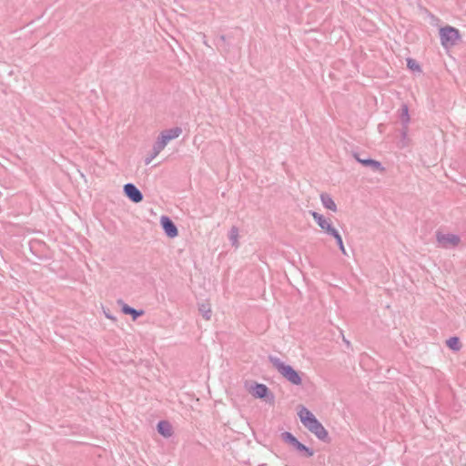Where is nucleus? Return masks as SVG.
<instances>
[{
	"label": "nucleus",
	"mask_w": 466,
	"mask_h": 466,
	"mask_svg": "<svg viewBox=\"0 0 466 466\" xmlns=\"http://www.w3.org/2000/svg\"><path fill=\"white\" fill-rule=\"evenodd\" d=\"M160 224L167 237L173 238L177 236V228L174 222L168 217L162 216L160 218Z\"/></svg>",
	"instance_id": "0eeeda50"
},
{
	"label": "nucleus",
	"mask_w": 466,
	"mask_h": 466,
	"mask_svg": "<svg viewBox=\"0 0 466 466\" xmlns=\"http://www.w3.org/2000/svg\"><path fill=\"white\" fill-rule=\"evenodd\" d=\"M436 239L439 246L441 247L442 248L457 247L461 242L460 237L458 235L451 233L444 234L441 232H437Z\"/></svg>",
	"instance_id": "20e7f679"
},
{
	"label": "nucleus",
	"mask_w": 466,
	"mask_h": 466,
	"mask_svg": "<svg viewBox=\"0 0 466 466\" xmlns=\"http://www.w3.org/2000/svg\"><path fill=\"white\" fill-rule=\"evenodd\" d=\"M343 341H344V342H347V344H350V341H347V339H343Z\"/></svg>",
	"instance_id": "a878e982"
},
{
	"label": "nucleus",
	"mask_w": 466,
	"mask_h": 466,
	"mask_svg": "<svg viewBox=\"0 0 466 466\" xmlns=\"http://www.w3.org/2000/svg\"><path fill=\"white\" fill-rule=\"evenodd\" d=\"M343 341H344V342H347V344H350V341H347V339H343Z\"/></svg>",
	"instance_id": "bb28decb"
},
{
	"label": "nucleus",
	"mask_w": 466,
	"mask_h": 466,
	"mask_svg": "<svg viewBox=\"0 0 466 466\" xmlns=\"http://www.w3.org/2000/svg\"><path fill=\"white\" fill-rule=\"evenodd\" d=\"M124 192L126 196L135 203H139L143 200V194L134 184H126L124 186Z\"/></svg>",
	"instance_id": "423d86ee"
},
{
	"label": "nucleus",
	"mask_w": 466,
	"mask_h": 466,
	"mask_svg": "<svg viewBox=\"0 0 466 466\" xmlns=\"http://www.w3.org/2000/svg\"><path fill=\"white\" fill-rule=\"evenodd\" d=\"M408 131L409 126H403L400 129V138L399 140V147L400 148L408 147L411 144V139L409 137Z\"/></svg>",
	"instance_id": "9b49d317"
},
{
	"label": "nucleus",
	"mask_w": 466,
	"mask_h": 466,
	"mask_svg": "<svg viewBox=\"0 0 466 466\" xmlns=\"http://www.w3.org/2000/svg\"><path fill=\"white\" fill-rule=\"evenodd\" d=\"M268 360L272 366L286 380L296 386H299L302 383V379L299 373L297 370H295L290 365L284 363L278 357L269 356Z\"/></svg>",
	"instance_id": "f03ea898"
},
{
	"label": "nucleus",
	"mask_w": 466,
	"mask_h": 466,
	"mask_svg": "<svg viewBox=\"0 0 466 466\" xmlns=\"http://www.w3.org/2000/svg\"><path fill=\"white\" fill-rule=\"evenodd\" d=\"M294 449L297 450L299 452H303L304 456H306L308 458L312 457L314 455V451L312 449L307 447L306 445H304L300 441L297 442V444L295 445Z\"/></svg>",
	"instance_id": "2eb2a0df"
},
{
	"label": "nucleus",
	"mask_w": 466,
	"mask_h": 466,
	"mask_svg": "<svg viewBox=\"0 0 466 466\" xmlns=\"http://www.w3.org/2000/svg\"><path fill=\"white\" fill-rule=\"evenodd\" d=\"M356 159L358 162L361 163L365 167H370L372 170H379L380 172H383L385 168L381 166V163L374 160V159H362L356 156Z\"/></svg>",
	"instance_id": "1a4fd4ad"
},
{
	"label": "nucleus",
	"mask_w": 466,
	"mask_h": 466,
	"mask_svg": "<svg viewBox=\"0 0 466 466\" xmlns=\"http://www.w3.org/2000/svg\"><path fill=\"white\" fill-rule=\"evenodd\" d=\"M399 117L401 121L402 127L409 126L410 123V115H409V107L406 104H402L400 109Z\"/></svg>",
	"instance_id": "ddd939ff"
},
{
	"label": "nucleus",
	"mask_w": 466,
	"mask_h": 466,
	"mask_svg": "<svg viewBox=\"0 0 466 466\" xmlns=\"http://www.w3.org/2000/svg\"><path fill=\"white\" fill-rule=\"evenodd\" d=\"M311 216L313 217L314 220L317 222V224L319 226V228L328 235L333 236L338 230L332 226L331 221L328 218H326L323 215L316 212L311 211Z\"/></svg>",
	"instance_id": "39448f33"
},
{
	"label": "nucleus",
	"mask_w": 466,
	"mask_h": 466,
	"mask_svg": "<svg viewBox=\"0 0 466 466\" xmlns=\"http://www.w3.org/2000/svg\"><path fill=\"white\" fill-rule=\"evenodd\" d=\"M447 346L453 350H460L461 348V345L460 343V340L457 337H451L446 341Z\"/></svg>",
	"instance_id": "aec40b11"
},
{
	"label": "nucleus",
	"mask_w": 466,
	"mask_h": 466,
	"mask_svg": "<svg viewBox=\"0 0 466 466\" xmlns=\"http://www.w3.org/2000/svg\"><path fill=\"white\" fill-rule=\"evenodd\" d=\"M157 431L165 438L171 437L173 434L172 426L167 420H160L157 423Z\"/></svg>",
	"instance_id": "9d476101"
},
{
	"label": "nucleus",
	"mask_w": 466,
	"mask_h": 466,
	"mask_svg": "<svg viewBox=\"0 0 466 466\" xmlns=\"http://www.w3.org/2000/svg\"><path fill=\"white\" fill-rule=\"evenodd\" d=\"M268 391V389L264 384H257L252 391V394L256 398H264Z\"/></svg>",
	"instance_id": "4468645a"
},
{
	"label": "nucleus",
	"mask_w": 466,
	"mask_h": 466,
	"mask_svg": "<svg viewBox=\"0 0 466 466\" xmlns=\"http://www.w3.org/2000/svg\"><path fill=\"white\" fill-rule=\"evenodd\" d=\"M182 134V128L176 127L170 129L163 130L158 137L167 145L171 140L177 138Z\"/></svg>",
	"instance_id": "6e6552de"
},
{
	"label": "nucleus",
	"mask_w": 466,
	"mask_h": 466,
	"mask_svg": "<svg viewBox=\"0 0 466 466\" xmlns=\"http://www.w3.org/2000/svg\"><path fill=\"white\" fill-rule=\"evenodd\" d=\"M150 156H151V158H155L157 157V156H154V151L153 150H152Z\"/></svg>",
	"instance_id": "393cba45"
},
{
	"label": "nucleus",
	"mask_w": 466,
	"mask_h": 466,
	"mask_svg": "<svg viewBox=\"0 0 466 466\" xmlns=\"http://www.w3.org/2000/svg\"><path fill=\"white\" fill-rule=\"evenodd\" d=\"M154 158H151V156L147 157L145 160V163L148 165Z\"/></svg>",
	"instance_id": "b1692460"
},
{
	"label": "nucleus",
	"mask_w": 466,
	"mask_h": 466,
	"mask_svg": "<svg viewBox=\"0 0 466 466\" xmlns=\"http://www.w3.org/2000/svg\"><path fill=\"white\" fill-rule=\"evenodd\" d=\"M199 312L202 314L203 318L207 320H209L211 318V308L208 304H201L198 307Z\"/></svg>",
	"instance_id": "6ab92c4d"
},
{
	"label": "nucleus",
	"mask_w": 466,
	"mask_h": 466,
	"mask_svg": "<svg viewBox=\"0 0 466 466\" xmlns=\"http://www.w3.org/2000/svg\"><path fill=\"white\" fill-rule=\"evenodd\" d=\"M332 237L336 239V242H337V244H338V246H339V248L340 251H341L344 255H346V254H347V252H346V249H345V248H344L343 240H342V238H341V236H340L339 232V231H337V232H336Z\"/></svg>",
	"instance_id": "4be33fe9"
},
{
	"label": "nucleus",
	"mask_w": 466,
	"mask_h": 466,
	"mask_svg": "<svg viewBox=\"0 0 466 466\" xmlns=\"http://www.w3.org/2000/svg\"><path fill=\"white\" fill-rule=\"evenodd\" d=\"M343 341H344V342H347V344H350V341H347V339H343Z\"/></svg>",
	"instance_id": "cd10ccee"
},
{
	"label": "nucleus",
	"mask_w": 466,
	"mask_h": 466,
	"mask_svg": "<svg viewBox=\"0 0 466 466\" xmlns=\"http://www.w3.org/2000/svg\"><path fill=\"white\" fill-rule=\"evenodd\" d=\"M301 423L319 440L328 442L329 433L323 425L317 420L314 414L307 408L302 407L298 413Z\"/></svg>",
	"instance_id": "f257e3e1"
},
{
	"label": "nucleus",
	"mask_w": 466,
	"mask_h": 466,
	"mask_svg": "<svg viewBox=\"0 0 466 466\" xmlns=\"http://www.w3.org/2000/svg\"><path fill=\"white\" fill-rule=\"evenodd\" d=\"M228 239L231 242L232 246L235 248L238 247V228L237 227H232L228 232Z\"/></svg>",
	"instance_id": "dca6fc26"
},
{
	"label": "nucleus",
	"mask_w": 466,
	"mask_h": 466,
	"mask_svg": "<svg viewBox=\"0 0 466 466\" xmlns=\"http://www.w3.org/2000/svg\"><path fill=\"white\" fill-rule=\"evenodd\" d=\"M441 44L444 48H450L457 44L461 38L458 29L446 25L440 29Z\"/></svg>",
	"instance_id": "7ed1b4c3"
},
{
	"label": "nucleus",
	"mask_w": 466,
	"mask_h": 466,
	"mask_svg": "<svg viewBox=\"0 0 466 466\" xmlns=\"http://www.w3.org/2000/svg\"><path fill=\"white\" fill-rule=\"evenodd\" d=\"M167 145L157 137V141L153 145L154 156H157L166 147Z\"/></svg>",
	"instance_id": "412c9836"
},
{
	"label": "nucleus",
	"mask_w": 466,
	"mask_h": 466,
	"mask_svg": "<svg viewBox=\"0 0 466 466\" xmlns=\"http://www.w3.org/2000/svg\"><path fill=\"white\" fill-rule=\"evenodd\" d=\"M281 440L284 442H286V443L289 444L290 446H292L293 448L295 447V445L299 441L298 439L293 434H291L289 431H285V432L281 433Z\"/></svg>",
	"instance_id": "a211bd4d"
},
{
	"label": "nucleus",
	"mask_w": 466,
	"mask_h": 466,
	"mask_svg": "<svg viewBox=\"0 0 466 466\" xmlns=\"http://www.w3.org/2000/svg\"><path fill=\"white\" fill-rule=\"evenodd\" d=\"M320 200L322 202V205L329 209V210H332V211H336L337 210V206L335 204V202L333 201V199L331 198V197L326 193H322L320 195Z\"/></svg>",
	"instance_id": "f8f14e48"
},
{
	"label": "nucleus",
	"mask_w": 466,
	"mask_h": 466,
	"mask_svg": "<svg viewBox=\"0 0 466 466\" xmlns=\"http://www.w3.org/2000/svg\"><path fill=\"white\" fill-rule=\"evenodd\" d=\"M407 66L413 71L420 70L419 64L414 59L411 58L407 59Z\"/></svg>",
	"instance_id": "5701e85b"
},
{
	"label": "nucleus",
	"mask_w": 466,
	"mask_h": 466,
	"mask_svg": "<svg viewBox=\"0 0 466 466\" xmlns=\"http://www.w3.org/2000/svg\"><path fill=\"white\" fill-rule=\"evenodd\" d=\"M122 311L125 314L131 315L134 320L137 319L139 316H141L143 314L142 310H137L134 308H131L127 304H123Z\"/></svg>",
	"instance_id": "f3484780"
}]
</instances>
